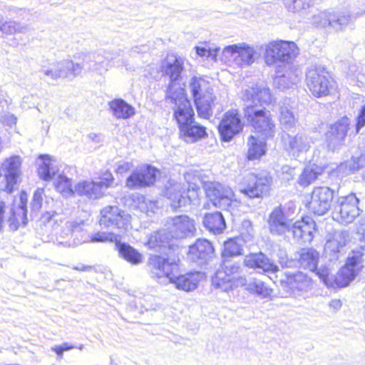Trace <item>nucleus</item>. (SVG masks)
<instances>
[{
	"instance_id": "nucleus-45",
	"label": "nucleus",
	"mask_w": 365,
	"mask_h": 365,
	"mask_svg": "<svg viewBox=\"0 0 365 365\" xmlns=\"http://www.w3.org/2000/svg\"><path fill=\"white\" fill-rule=\"evenodd\" d=\"M314 0H283V4L289 12L304 13L314 6Z\"/></svg>"
},
{
	"instance_id": "nucleus-55",
	"label": "nucleus",
	"mask_w": 365,
	"mask_h": 365,
	"mask_svg": "<svg viewBox=\"0 0 365 365\" xmlns=\"http://www.w3.org/2000/svg\"><path fill=\"white\" fill-rule=\"evenodd\" d=\"M225 270H223V272L229 276L235 277V274H240L242 271V268L238 262L226 263L225 262Z\"/></svg>"
},
{
	"instance_id": "nucleus-46",
	"label": "nucleus",
	"mask_w": 365,
	"mask_h": 365,
	"mask_svg": "<svg viewBox=\"0 0 365 365\" xmlns=\"http://www.w3.org/2000/svg\"><path fill=\"white\" fill-rule=\"evenodd\" d=\"M170 236L165 230H159L152 234L148 240V245L150 249H157L165 247L168 244Z\"/></svg>"
},
{
	"instance_id": "nucleus-34",
	"label": "nucleus",
	"mask_w": 365,
	"mask_h": 365,
	"mask_svg": "<svg viewBox=\"0 0 365 365\" xmlns=\"http://www.w3.org/2000/svg\"><path fill=\"white\" fill-rule=\"evenodd\" d=\"M207 135L206 128L194 121L180 130V137L187 143H195Z\"/></svg>"
},
{
	"instance_id": "nucleus-23",
	"label": "nucleus",
	"mask_w": 365,
	"mask_h": 365,
	"mask_svg": "<svg viewBox=\"0 0 365 365\" xmlns=\"http://www.w3.org/2000/svg\"><path fill=\"white\" fill-rule=\"evenodd\" d=\"M242 127L238 111L232 110L225 113L218 125V130L222 140L228 142L242 130Z\"/></svg>"
},
{
	"instance_id": "nucleus-60",
	"label": "nucleus",
	"mask_w": 365,
	"mask_h": 365,
	"mask_svg": "<svg viewBox=\"0 0 365 365\" xmlns=\"http://www.w3.org/2000/svg\"><path fill=\"white\" fill-rule=\"evenodd\" d=\"M283 179L287 181L293 179L294 175V168H292L288 165H284L282 168Z\"/></svg>"
},
{
	"instance_id": "nucleus-2",
	"label": "nucleus",
	"mask_w": 365,
	"mask_h": 365,
	"mask_svg": "<svg viewBox=\"0 0 365 365\" xmlns=\"http://www.w3.org/2000/svg\"><path fill=\"white\" fill-rule=\"evenodd\" d=\"M242 98L245 102L244 115L247 122L266 138L274 136L275 124L270 112L264 107L273 101L269 88L263 85H256L246 89Z\"/></svg>"
},
{
	"instance_id": "nucleus-27",
	"label": "nucleus",
	"mask_w": 365,
	"mask_h": 365,
	"mask_svg": "<svg viewBox=\"0 0 365 365\" xmlns=\"http://www.w3.org/2000/svg\"><path fill=\"white\" fill-rule=\"evenodd\" d=\"M291 221L284 214L281 207H275L269 215L268 225L272 235H284L290 232Z\"/></svg>"
},
{
	"instance_id": "nucleus-11",
	"label": "nucleus",
	"mask_w": 365,
	"mask_h": 365,
	"mask_svg": "<svg viewBox=\"0 0 365 365\" xmlns=\"http://www.w3.org/2000/svg\"><path fill=\"white\" fill-rule=\"evenodd\" d=\"M257 58L258 53L253 46L240 43L225 46L222 51L221 61H232L241 67H247L252 65Z\"/></svg>"
},
{
	"instance_id": "nucleus-10",
	"label": "nucleus",
	"mask_w": 365,
	"mask_h": 365,
	"mask_svg": "<svg viewBox=\"0 0 365 365\" xmlns=\"http://www.w3.org/2000/svg\"><path fill=\"white\" fill-rule=\"evenodd\" d=\"M298 54V48L293 41H276L266 47L264 58L267 65L290 63Z\"/></svg>"
},
{
	"instance_id": "nucleus-37",
	"label": "nucleus",
	"mask_w": 365,
	"mask_h": 365,
	"mask_svg": "<svg viewBox=\"0 0 365 365\" xmlns=\"http://www.w3.org/2000/svg\"><path fill=\"white\" fill-rule=\"evenodd\" d=\"M115 250L118 252L119 256L128 262L137 265L142 262V255L131 245L121 242L118 239L115 245Z\"/></svg>"
},
{
	"instance_id": "nucleus-61",
	"label": "nucleus",
	"mask_w": 365,
	"mask_h": 365,
	"mask_svg": "<svg viewBox=\"0 0 365 365\" xmlns=\"http://www.w3.org/2000/svg\"><path fill=\"white\" fill-rule=\"evenodd\" d=\"M232 282H233V289L235 287H237L239 286H245L247 287V284H248V282H247V279L245 277H232Z\"/></svg>"
},
{
	"instance_id": "nucleus-17",
	"label": "nucleus",
	"mask_w": 365,
	"mask_h": 365,
	"mask_svg": "<svg viewBox=\"0 0 365 365\" xmlns=\"http://www.w3.org/2000/svg\"><path fill=\"white\" fill-rule=\"evenodd\" d=\"M333 198V190L325 186L315 187L307 207L315 215H324L329 210Z\"/></svg>"
},
{
	"instance_id": "nucleus-24",
	"label": "nucleus",
	"mask_w": 365,
	"mask_h": 365,
	"mask_svg": "<svg viewBox=\"0 0 365 365\" xmlns=\"http://www.w3.org/2000/svg\"><path fill=\"white\" fill-rule=\"evenodd\" d=\"M19 213L17 214L12 208H9L5 202L0 200V230H1L4 219L9 214L8 223L11 230L16 231L20 225V221L24 225L27 223L26 206L23 201V197H21V205L19 207Z\"/></svg>"
},
{
	"instance_id": "nucleus-40",
	"label": "nucleus",
	"mask_w": 365,
	"mask_h": 365,
	"mask_svg": "<svg viewBox=\"0 0 365 365\" xmlns=\"http://www.w3.org/2000/svg\"><path fill=\"white\" fill-rule=\"evenodd\" d=\"M202 223L207 230L214 234H221L226 228L225 218L220 212L207 213Z\"/></svg>"
},
{
	"instance_id": "nucleus-31",
	"label": "nucleus",
	"mask_w": 365,
	"mask_h": 365,
	"mask_svg": "<svg viewBox=\"0 0 365 365\" xmlns=\"http://www.w3.org/2000/svg\"><path fill=\"white\" fill-rule=\"evenodd\" d=\"M345 245V234L342 232H335L332 237L329 239L324 245L326 257L330 262L338 260Z\"/></svg>"
},
{
	"instance_id": "nucleus-3",
	"label": "nucleus",
	"mask_w": 365,
	"mask_h": 365,
	"mask_svg": "<svg viewBox=\"0 0 365 365\" xmlns=\"http://www.w3.org/2000/svg\"><path fill=\"white\" fill-rule=\"evenodd\" d=\"M365 15V4L362 9L351 11L346 8H329L312 16V24L316 27L330 29L342 33L354 26L355 21Z\"/></svg>"
},
{
	"instance_id": "nucleus-56",
	"label": "nucleus",
	"mask_w": 365,
	"mask_h": 365,
	"mask_svg": "<svg viewBox=\"0 0 365 365\" xmlns=\"http://www.w3.org/2000/svg\"><path fill=\"white\" fill-rule=\"evenodd\" d=\"M58 217V214L55 211L46 212L42 215L41 221L44 225L53 226L59 220Z\"/></svg>"
},
{
	"instance_id": "nucleus-14",
	"label": "nucleus",
	"mask_w": 365,
	"mask_h": 365,
	"mask_svg": "<svg viewBox=\"0 0 365 365\" xmlns=\"http://www.w3.org/2000/svg\"><path fill=\"white\" fill-rule=\"evenodd\" d=\"M163 68L165 75L170 78V83L166 90V98H174V95H178V89L182 90L185 93V89L180 83L181 73L184 68V59L174 54L170 55Z\"/></svg>"
},
{
	"instance_id": "nucleus-38",
	"label": "nucleus",
	"mask_w": 365,
	"mask_h": 365,
	"mask_svg": "<svg viewBox=\"0 0 365 365\" xmlns=\"http://www.w3.org/2000/svg\"><path fill=\"white\" fill-rule=\"evenodd\" d=\"M83 196L91 200L101 198L103 195L101 187L94 181L83 180L75 185L74 194Z\"/></svg>"
},
{
	"instance_id": "nucleus-35",
	"label": "nucleus",
	"mask_w": 365,
	"mask_h": 365,
	"mask_svg": "<svg viewBox=\"0 0 365 365\" xmlns=\"http://www.w3.org/2000/svg\"><path fill=\"white\" fill-rule=\"evenodd\" d=\"M365 168V149H357L352 155L351 159L341 163L337 170L346 175Z\"/></svg>"
},
{
	"instance_id": "nucleus-16",
	"label": "nucleus",
	"mask_w": 365,
	"mask_h": 365,
	"mask_svg": "<svg viewBox=\"0 0 365 365\" xmlns=\"http://www.w3.org/2000/svg\"><path fill=\"white\" fill-rule=\"evenodd\" d=\"M178 95H174V98H166L170 103H174V118H175L179 130L184 126L195 121L194 118V111L190 101L186 98L185 93L182 90L178 91Z\"/></svg>"
},
{
	"instance_id": "nucleus-42",
	"label": "nucleus",
	"mask_w": 365,
	"mask_h": 365,
	"mask_svg": "<svg viewBox=\"0 0 365 365\" xmlns=\"http://www.w3.org/2000/svg\"><path fill=\"white\" fill-rule=\"evenodd\" d=\"M297 76L290 71L283 73L278 68L276 71V76L274 78V85L279 89L289 88L292 85L295 84Z\"/></svg>"
},
{
	"instance_id": "nucleus-25",
	"label": "nucleus",
	"mask_w": 365,
	"mask_h": 365,
	"mask_svg": "<svg viewBox=\"0 0 365 365\" xmlns=\"http://www.w3.org/2000/svg\"><path fill=\"white\" fill-rule=\"evenodd\" d=\"M215 256L213 246L205 239H198L190 247L189 259L199 265H202L211 260Z\"/></svg>"
},
{
	"instance_id": "nucleus-36",
	"label": "nucleus",
	"mask_w": 365,
	"mask_h": 365,
	"mask_svg": "<svg viewBox=\"0 0 365 365\" xmlns=\"http://www.w3.org/2000/svg\"><path fill=\"white\" fill-rule=\"evenodd\" d=\"M108 105L112 115L117 119H128L135 113L134 107L122 98H115Z\"/></svg>"
},
{
	"instance_id": "nucleus-8",
	"label": "nucleus",
	"mask_w": 365,
	"mask_h": 365,
	"mask_svg": "<svg viewBox=\"0 0 365 365\" xmlns=\"http://www.w3.org/2000/svg\"><path fill=\"white\" fill-rule=\"evenodd\" d=\"M271 182L272 178L267 173H249L239 183V188L240 192L250 199L262 198L268 195Z\"/></svg>"
},
{
	"instance_id": "nucleus-28",
	"label": "nucleus",
	"mask_w": 365,
	"mask_h": 365,
	"mask_svg": "<svg viewBox=\"0 0 365 365\" xmlns=\"http://www.w3.org/2000/svg\"><path fill=\"white\" fill-rule=\"evenodd\" d=\"M244 265L268 273H275L279 270L277 265L261 252L246 255L244 259Z\"/></svg>"
},
{
	"instance_id": "nucleus-53",
	"label": "nucleus",
	"mask_w": 365,
	"mask_h": 365,
	"mask_svg": "<svg viewBox=\"0 0 365 365\" xmlns=\"http://www.w3.org/2000/svg\"><path fill=\"white\" fill-rule=\"evenodd\" d=\"M99 180H100L98 182H96V183L100 186L101 192L103 195L104 191L113 184L114 178L111 173L109 171H105L101 175Z\"/></svg>"
},
{
	"instance_id": "nucleus-32",
	"label": "nucleus",
	"mask_w": 365,
	"mask_h": 365,
	"mask_svg": "<svg viewBox=\"0 0 365 365\" xmlns=\"http://www.w3.org/2000/svg\"><path fill=\"white\" fill-rule=\"evenodd\" d=\"M285 148L293 153L306 152L309 150L312 143L311 138L305 133H297L291 135L289 133L284 134L282 137Z\"/></svg>"
},
{
	"instance_id": "nucleus-7",
	"label": "nucleus",
	"mask_w": 365,
	"mask_h": 365,
	"mask_svg": "<svg viewBox=\"0 0 365 365\" xmlns=\"http://www.w3.org/2000/svg\"><path fill=\"white\" fill-rule=\"evenodd\" d=\"M359 199L355 193L336 197L332 211L333 219L342 225H349L360 215Z\"/></svg>"
},
{
	"instance_id": "nucleus-54",
	"label": "nucleus",
	"mask_w": 365,
	"mask_h": 365,
	"mask_svg": "<svg viewBox=\"0 0 365 365\" xmlns=\"http://www.w3.org/2000/svg\"><path fill=\"white\" fill-rule=\"evenodd\" d=\"M43 189H37L33 195V199L31 203V210L34 211H38L42 206Z\"/></svg>"
},
{
	"instance_id": "nucleus-33",
	"label": "nucleus",
	"mask_w": 365,
	"mask_h": 365,
	"mask_svg": "<svg viewBox=\"0 0 365 365\" xmlns=\"http://www.w3.org/2000/svg\"><path fill=\"white\" fill-rule=\"evenodd\" d=\"M299 255L298 262L299 266L303 269L316 272L317 275V272L321 268V267H317L320 257L319 253L313 248H303L299 251Z\"/></svg>"
},
{
	"instance_id": "nucleus-12",
	"label": "nucleus",
	"mask_w": 365,
	"mask_h": 365,
	"mask_svg": "<svg viewBox=\"0 0 365 365\" xmlns=\"http://www.w3.org/2000/svg\"><path fill=\"white\" fill-rule=\"evenodd\" d=\"M130 215L117 206L108 205L101 210L99 223L106 228L117 229L121 232L130 227Z\"/></svg>"
},
{
	"instance_id": "nucleus-30",
	"label": "nucleus",
	"mask_w": 365,
	"mask_h": 365,
	"mask_svg": "<svg viewBox=\"0 0 365 365\" xmlns=\"http://www.w3.org/2000/svg\"><path fill=\"white\" fill-rule=\"evenodd\" d=\"M285 279H282V284H285L292 290L307 292L312 287V280L302 272H284Z\"/></svg>"
},
{
	"instance_id": "nucleus-19",
	"label": "nucleus",
	"mask_w": 365,
	"mask_h": 365,
	"mask_svg": "<svg viewBox=\"0 0 365 365\" xmlns=\"http://www.w3.org/2000/svg\"><path fill=\"white\" fill-rule=\"evenodd\" d=\"M159 170L151 165H144L135 169L126 180L130 189L148 187L154 184Z\"/></svg>"
},
{
	"instance_id": "nucleus-13",
	"label": "nucleus",
	"mask_w": 365,
	"mask_h": 365,
	"mask_svg": "<svg viewBox=\"0 0 365 365\" xmlns=\"http://www.w3.org/2000/svg\"><path fill=\"white\" fill-rule=\"evenodd\" d=\"M204 188L207 197L215 207L232 211L235 195L231 188L215 182L205 183Z\"/></svg>"
},
{
	"instance_id": "nucleus-47",
	"label": "nucleus",
	"mask_w": 365,
	"mask_h": 365,
	"mask_svg": "<svg viewBox=\"0 0 365 365\" xmlns=\"http://www.w3.org/2000/svg\"><path fill=\"white\" fill-rule=\"evenodd\" d=\"M53 184L57 191L63 195H74L75 188H72L71 178L66 177L63 174L58 175Z\"/></svg>"
},
{
	"instance_id": "nucleus-22",
	"label": "nucleus",
	"mask_w": 365,
	"mask_h": 365,
	"mask_svg": "<svg viewBox=\"0 0 365 365\" xmlns=\"http://www.w3.org/2000/svg\"><path fill=\"white\" fill-rule=\"evenodd\" d=\"M243 226L248 230L247 232H242L240 235L230 238L224 242V249L222 257L225 259L243 255L244 246L252 237V229L250 221L243 222Z\"/></svg>"
},
{
	"instance_id": "nucleus-21",
	"label": "nucleus",
	"mask_w": 365,
	"mask_h": 365,
	"mask_svg": "<svg viewBox=\"0 0 365 365\" xmlns=\"http://www.w3.org/2000/svg\"><path fill=\"white\" fill-rule=\"evenodd\" d=\"M21 163L22 160L19 155H12L6 158L0 168V173H4L6 180L5 190L9 193L13 192L14 187L18 183L21 174Z\"/></svg>"
},
{
	"instance_id": "nucleus-59",
	"label": "nucleus",
	"mask_w": 365,
	"mask_h": 365,
	"mask_svg": "<svg viewBox=\"0 0 365 365\" xmlns=\"http://www.w3.org/2000/svg\"><path fill=\"white\" fill-rule=\"evenodd\" d=\"M365 125V105L361 108V111L357 118V122L356 124L355 133L359 132L360 129Z\"/></svg>"
},
{
	"instance_id": "nucleus-1",
	"label": "nucleus",
	"mask_w": 365,
	"mask_h": 365,
	"mask_svg": "<svg viewBox=\"0 0 365 365\" xmlns=\"http://www.w3.org/2000/svg\"><path fill=\"white\" fill-rule=\"evenodd\" d=\"M120 56V51H105L101 53H91L86 54L83 63H74L71 60L65 59L42 66L38 71L39 78L53 84L59 78L73 80L80 75L84 69L88 71H95L99 74L106 72L112 66V63Z\"/></svg>"
},
{
	"instance_id": "nucleus-51",
	"label": "nucleus",
	"mask_w": 365,
	"mask_h": 365,
	"mask_svg": "<svg viewBox=\"0 0 365 365\" xmlns=\"http://www.w3.org/2000/svg\"><path fill=\"white\" fill-rule=\"evenodd\" d=\"M91 242H115L118 240V235L113 232H98L91 235Z\"/></svg>"
},
{
	"instance_id": "nucleus-29",
	"label": "nucleus",
	"mask_w": 365,
	"mask_h": 365,
	"mask_svg": "<svg viewBox=\"0 0 365 365\" xmlns=\"http://www.w3.org/2000/svg\"><path fill=\"white\" fill-rule=\"evenodd\" d=\"M173 272L168 282L173 283L178 289L190 292L195 289L198 283L203 277V274L200 272H188L185 274H178Z\"/></svg>"
},
{
	"instance_id": "nucleus-9",
	"label": "nucleus",
	"mask_w": 365,
	"mask_h": 365,
	"mask_svg": "<svg viewBox=\"0 0 365 365\" xmlns=\"http://www.w3.org/2000/svg\"><path fill=\"white\" fill-rule=\"evenodd\" d=\"M182 185L174 180H169L165 185V195L170 200L173 210L184 207L197 200L200 187L195 183H190L187 188V193L182 191Z\"/></svg>"
},
{
	"instance_id": "nucleus-64",
	"label": "nucleus",
	"mask_w": 365,
	"mask_h": 365,
	"mask_svg": "<svg viewBox=\"0 0 365 365\" xmlns=\"http://www.w3.org/2000/svg\"><path fill=\"white\" fill-rule=\"evenodd\" d=\"M355 78L359 82L364 83L365 82V66H361L358 72L356 73Z\"/></svg>"
},
{
	"instance_id": "nucleus-48",
	"label": "nucleus",
	"mask_w": 365,
	"mask_h": 365,
	"mask_svg": "<svg viewBox=\"0 0 365 365\" xmlns=\"http://www.w3.org/2000/svg\"><path fill=\"white\" fill-rule=\"evenodd\" d=\"M279 120L284 130L290 131L295 125V118L287 107L281 106Z\"/></svg>"
},
{
	"instance_id": "nucleus-49",
	"label": "nucleus",
	"mask_w": 365,
	"mask_h": 365,
	"mask_svg": "<svg viewBox=\"0 0 365 365\" xmlns=\"http://www.w3.org/2000/svg\"><path fill=\"white\" fill-rule=\"evenodd\" d=\"M317 167L316 168L313 167L306 168L299 178V184L303 187H307L312 183L320 175V172L317 171Z\"/></svg>"
},
{
	"instance_id": "nucleus-41",
	"label": "nucleus",
	"mask_w": 365,
	"mask_h": 365,
	"mask_svg": "<svg viewBox=\"0 0 365 365\" xmlns=\"http://www.w3.org/2000/svg\"><path fill=\"white\" fill-rule=\"evenodd\" d=\"M247 158L250 160L260 158L266 153L264 140L250 135L247 140Z\"/></svg>"
},
{
	"instance_id": "nucleus-63",
	"label": "nucleus",
	"mask_w": 365,
	"mask_h": 365,
	"mask_svg": "<svg viewBox=\"0 0 365 365\" xmlns=\"http://www.w3.org/2000/svg\"><path fill=\"white\" fill-rule=\"evenodd\" d=\"M357 232L362 236V240L365 242V216L361 217L359 222Z\"/></svg>"
},
{
	"instance_id": "nucleus-5",
	"label": "nucleus",
	"mask_w": 365,
	"mask_h": 365,
	"mask_svg": "<svg viewBox=\"0 0 365 365\" xmlns=\"http://www.w3.org/2000/svg\"><path fill=\"white\" fill-rule=\"evenodd\" d=\"M189 88L198 115L202 118H209L212 115L217 99L210 81L201 77L194 76L190 81Z\"/></svg>"
},
{
	"instance_id": "nucleus-50",
	"label": "nucleus",
	"mask_w": 365,
	"mask_h": 365,
	"mask_svg": "<svg viewBox=\"0 0 365 365\" xmlns=\"http://www.w3.org/2000/svg\"><path fill=\"white\" fill-rule=\"evenodd\" d=\"M27 27L21 26L19 23L14 21H6L0 25V31L6 34H12L15 32H25Z\"/></svg>"
},
{
	"instance_id": "nucleus-58",
	"label": "nucleus",
	"mask_w": 365,
	"mask_h": 365,
	"mask_svg": "<svg viewBox=\"0 0 365 365\" xmlns=\"http://www.w3.org/2000/svg\"><path fill=\"white\" fill-rule=\"evenodd\" d=\"M150 47L148 44H142L140 46H135L131 48V49L129 51V55L133 56L135 53H147L150 51Z\"/></svg>"
},
{
	"instance_id": "nucleus-18",
	"label": "nucleus",
	"mask_w": 365,
	"mask_h": 365,
	"mask_svg": "<svg viewBox=\"0 0 365 365\" xmlns=\"http://www.w3.org/2000/svg\"><path fill=\"white\" fill-rule=\"evenodd\" d=\"M166 227L171 238L183 239L192 237L196 232L195 221L185 215L168 218Z\"/></svg>"
},
{
	"instance_id": "nucleus-4",
	"label": "nucleus",
	"mask_w": 365,
	"mask_h": 365,
	"mask_svg": "<svg viewBox=\"0 0 365 365\" xmlns=\"http://www.w3.org/2000/svg\"><path fill=\"white\" fill-rule=\"evenodd\" d=\"M364 253L360 250H354L349 256L346 264L341 267L336 276L331 273L327 266L321 267L317 272V276L328 287H344L355 278L364 261Z\"/></svg>"
},
{
	"instance_id": "nucleus-52",
	"label": "nucleus",
	"mask_w": 365,
	"mask_h": 365,
	"mask_svg": "<svg viewBox=\"0 0 365 365\" xmlns=\"http://www.w3.org/2000/svg\"><path fill=\"white\" fill-rule=\"evenodd\" d=\"M195 49L197 56L202 58H211L215 61H217V56L220 51L219 47L206 48L205 47L195 46Z\"/></svg>"
},
{
	"instance_id": "nucleus-43",
	"label": "nucleus",
	"mask_w": 365,
	"mask_h": 365,
	"mask_svg": "<svg viewBox=\"0 0 365 365\" xmlns=\"http://www.w3.org/2000/svg\"><path fill=\"white\" fill-rule=\"evenodd\" d=\"M246 289L250 293L255 294L263 298L270 297L272 293L271 288L268 287L264 282L256 278L250 279Z\"/></svg>"
},
{
	"instance_id": "nucleus-20",
	"label": "nucleus",
	"mask_w": 365,
	"mask_h": 365,
	"mask_svg": "<svg viewBox=\"0 0 365 365\" xmlns=\"http://www.w3.org/2000/svg\"><path fill=\"white\" fill-rule=\"evenodd\" d=\"M350 125L351 120L343 117L329 126L326 133V140L330 150H334L344 144Z\"/></svg>"
},
{
	"instance_id": "nucleus-6",
	"label": "nucleus",
	"mask_w": 365,
	"mask_h": 365,
	"mask_svg": "<svg viewBox=\"0 0 365 365\" xmlns=\"http://www.w3.org/2000/svg\"><path fill=\"white\" fill-rule=\"evenodd\" d=\"M305 81L309 91L316 98L330 95L335 88L328 72L320 66L312 65L307 68Z\"/></svg>"
},
{
	"instance_id": "nucleus-44",
	"label": "nucleus",
	"mask_w": 365,
	"mask_h": 365,
	"mask_svg": "<svg viewBox=\"0 0 365 365\" xmlns=\"http://www.w3.org/2000/svg\"><path fill=\"white\" fill-rule=\"evenodd\" d=\"M213 287L223 292H229L233 289L232 277L229 276L222 270H217L212 279Z\"/></svg>"
},
{
	"instance_id": "nucleus-39",
	"label": "nucleus",
	"mask_w": 365,
	"mask_h": 365,
	"mask_svg": "<svg viewBox=\"0 0 365 365\" xmlns=\"http://www.w3.org/2000/svg\"><path fill=\"white\" fill-rule=\"evenodd\" d=\"M36 163L38 175L41 179L45 181L51 180L58 172V169L54 165L53 160L48 155H39Z\"/></svg>"
},
{
	"instance_id": "nucleus-62",
	"label": "nucleus",
	"mask_w": 365,
	"mask_h": 365,
	"mask_svg": "<svg viewBox=\"0 0 365 365\" xmlns=\"http://www.w3.org/2000/svg\"><path fill=\"white\" fill-rule=\"evenodd\" d=\"M131 168V163L128 162L120 163L116 169V172L119 174H123Z\"/></svg>"
},
{
	"instance_id": "nucleus-15",
	"label": "nucleus",
	"mask_w": 365,
	"mask_h": 365,
	"mask_svg": "<svg viewBox=\"0 0 365 365\" xmlns=\"http://www.w3.org/2000/svg\"><path fill=\"white\" fill-rule=\"evenodd\" d=\"M147 266L150 277L160 283L168 282L173 272H178L175 262H170L168 259L156 255L149 257Z\"/></svg>"
},
{
	"instance_id": "nucleus-26",
	"label": "nucleus",
	"mask_w": 365,
	"mask_h": 365,
	"mask_svg": "<svg viewBox=\"0 0 365 365\" xmlns=\"http://www.w3.org/2000/svg\"><path fill=\"white\" fill-rule=\"evenodd\" d=\"M315 222L310 217L302 218L291 225L290 232L300 244L310 243L314 238Z\"/></svg>"
},
{
	"instance_id": "nucleus-57",
	"label": "nucleus",
	"mask_w": 365,
	"mask_h": 365,
	"mask_svg": "<svg viewBox=\"0 0 365 365\" xmlns=\"http://www.w3.org/2000/svg\"><path fill=\"white\" fill-rule=\"evenodd\" d=\"M73 348H75L74 346L68 343H63L60 346H55L52 347L51 349L56 352L58 357L61 358L63 356V351H69Z\"/></svg>"
}]
</instances>
